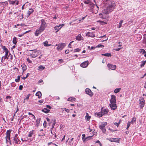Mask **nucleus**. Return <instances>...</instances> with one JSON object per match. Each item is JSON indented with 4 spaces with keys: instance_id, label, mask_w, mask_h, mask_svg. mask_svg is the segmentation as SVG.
Returning a JSON list of instances; mask_svg holds the SVG:
<instances>
[{
    "instance_id": "2f4dec72",
    "label": "nucleus",
    "mask_w": 146,
    "mask_h": 146,
    "mask_svg": "<svg viewBox=\"0 0 146 146\" xmlns=\"http://www.w3.org/2000/svg\"><path fill=\"white\" fill-rule=\"evenodd\" d=\"M143 43L145 44V46H146V34H144L143 35Z\"/></svg>"
},
{
    "instance_id": "052dcab7",
    "label": "nucleus",
    "mask_w": 146,
    "mask_h": 146,
    "mask_svg": "<svg viewBox=\"0 0 146 146\" xmlns=\"http://www.w3.org/2000/svg\"><path fill=\"white\" fill-rule=\"evenodd\" d=\"M55 120H54V122L52 123V128H54V126L55 125Z\"/></svg>"
},
{
    "instance_id": "5701e85b",
    "label": "nucleus",
    "mask_w": 146,
    "mask_h": 146,
    "mask_svg": "<svg viewBox=\"0 0 146 146\" xmlns=\"http://www.w3.org/2000/svg\"><path fill=\"white\" fill-rule=\"evenodd\" d=\"M34 10L32 8L29 9L27 13V17H29L34 12Z\"/></svg>"
},
{
    "instance_id": "603ef678",
    "label": "nucleus",
    "mask_w": 146,
    "mask_h": 146,
    "mask_svg": "<svg viewBox=\"0 0 146 146\" xmlns=\"http://www.w3.org/2000/svg\"><path fill=\"white\" fill-rule=\"evenodd\" d=\"M9 3L11 4L14 5L15 4V1H10Z\"/></svg>"
},
{
    "instance_id": "c9c22d12",
    "label": "nucleus",
    "mask_w": 146,
    "mask_h": 146,
    "mask_svg": "<svg viewBox=\"0 0 146 146\" xmlns=\"http://www.w3.org/2000/svg\"><path fill=\"white\" fill-rule=\"evenodd\" d=\"M120 90H121L120 88H116L114 90V93H117L118 92H119L120 91Z\"/></svg>"
},
{
    "instance_id": "c85d7f7f",
    "label": "nucleus",
    "mask_w": 146,
    "mask_h": 146,
    "mask_svg": "<svg viewBox=\"0 0 146 146\" xmlns=\"http://www.w3.org/2000/svg\"><path fill=\"white\" fill-rule=\"evenodd\" d=\"M76 99L74 98L70 97L68 99V101L71 102H73V101H75Z\"/></svg>"
},
{
    "instance_id": "f704fd0d",
    "label": "nucleus",
    "mask_w": 146,
    "mask_h": 146,
    "mask_svg": "<svg viewBox=\"0 0 146 146\" xmlns=\"http://www.w3.org/2000/svg\"><path fill=\"white\" fill-rule=\"evenodd\" d=\"M102 56H106L107 57H110L111 56V55L110 53H105V54H102Z\"/></svg>"
},
{
    "instance_id": "6e6d98bb",
    "label": "nucleus",
    "mask_w": 146,
    "mask_h": 146,
    "mask_svg": "<svg viewBox=\"0 0 146 146\" xmlns=\"http://www.w3.org/2000/svg\"><path fill=\"white\" fill-rule=\"evenodd\" d=\"M43 125H44V127H46V121H44V123H43Z\"/></svg>"
},
{
    "instance_id": "a211bd4d",
    "label": "nucleus",
    "mask_w": 146,
    "mask_h": 146,
    "mask_svg": "<svg viewBox=\"0 0 146 146\" xmlns=\"http://www.w3.org/2000/svg\"><path fill=\"white\" fill-rule=\"evenodd\" d=\"M76 38L77 40L79 41L83 39V38L82 36L80 34H78V36H76Z\"/></svg>"
},
{
    "instance_id": "f257e3e1",
    "label": "nucleus",
    "mask_w": 146,
    "mask_h": 146,
    "mask_svg": "<svg viewBox=\"0 0 146 146\" xmlns=\"http://www.w3.org/2000/svg\"><path fill=\"white\" fill-rule=\"evenodd\" d=\"M115 3L111 1H107L106 3V9L102 11L103 13L105 14H109L113 11L115 8Z\"/></svg>"
},
{
    "instance_id": "8fccbe9b",
    "label": "nucleus",
    "mask_w": 146,
    "mask_h": 146,
    "mask_svg": "<svg viewBox=\"0 0 146 146\" xmlns=\"http://www.w3.org/2000/svg\"><path fill=\"white\" fill-rule=\"evenodd\" d=\"M104 47V45L101 44H98L96 46V47L98 48H103Z\"/></svg>"
},
{
    "instance_id": "c03bdc74",
    "label": "nucleus",
    "mask_w": 146,
    "mask_h": 146,
    "mask_svg": "<svg viewBox=\"0 0 146 146\" xmlns=\"http://www.w3.org/2000/svg\"><path fill=\"white\" fill-rule=\"evenodd\" d=\"M40 119H41L40 118H39V119H37L36 120V122L37 125H38L39 124V123L40 121Z\"/></svg>"
},
{
    "instance_id": "393cba45",
    "label": "nucleus",
    "mask_w": 146,
    "mask_h": 146,
    "mask_svg": "<svg viewBox=\"0 0 146 146\" xmlns=\"http://www.w3.org/2000/svg\"><path fill=\"white\" fill-rule=\"evenodd\" d=\"M95 6V4H94L91 1L90 2V4L88 5V6L91 8V10H92V8L93 7H94Z\"/></svg>"
},
{
    "instance_id": "0eeeda50",
    "label": "nucleus",
    "mask_w": 146,
    "mask_h": 146,
    "mask_svg": "<svg viewBox=\"0 0 146 146\" xmlns=\"http://www.w3.org/2000/svg\"><path fill=\"white\" fill-rule=\"evenodd\" d=\"M106 139L108 140L111 142H115L119 143L120 140V139L114 138H107Z\"/></svg>"
},
{
    "instance_id": "2eb2a0df",
    "label": "nucleus",
    "mask_w": 146,
    "mask_h": 146,
    "mask_svg": "<svg viewBox=\"0 0 146 146\" xmlns=\"http://www.w3.org/2000/svg\"><path fill=\"white\" fill-rule=\"evenodd\" d=\"M88 64V61H87L82 63L80 64V66L83 68H86Z\"/></svg>"
},
{
    "instance_id": "f03ea898",
    "label": "nucleus",
    "mask_w": 146,
    "mask_h": 146,
    "mask_svg": "<svg viewBox=\"0 0 146 146\" xmlns=\"http://www.w3.org/2000/svg\"><path fill=\"white\" fill-rule=\"evenodd\" d=\"M30 51H32V52H30L29 53L30 55L31 56L32 58H35L40 54L39 51L36 49L31 50Z\"/></svg>"
},
{
    "instance_id": "6ab92c4d",
    "label": "nucleus",
    "mask_w": 146,
    "mask_h": 146,
    "mask_svg": "<svg viewBox=\"0 0 146 146\" xmlns=\"http://www.w3.org/2000/svg\"><path fill=\"white\" fill-rule=\"evenodd\" d=\"M95 115L96 117H100L103 116L101 111L98 113H95Z\"/></svg>"
},
{
    "instance_id": "4c0bfd02",
    "label": "nucleus",
    "mask_w": 146,
    "mask_h": 146,
    "mask_svg": "<svg viewBox=\"0 0 146 146\" xmlns=\"http://www.w3.org/2000/svg\"><path fill=\"white\" fill-rule=\"evenodd\" d=\"M20 79V76H17V78L15 79V81L17 82H19Z\"/></svg>"
},
{
    "instance_id": "69168bd1",
    "label": "nucleus",
    "mask_w": 146,
    "mask_h": 146,
    "mask_svg": "<svg viewBox=\"0 0 146 146\" xmlns=\"http://www.w3.org/2000/svg\"><path fill=\"white\" fill-rule=\"evenodd\" d=\"M82 140H84V138L85 137V134H83L82 135Z\"/></svg>"
},
{
    "instance_id": "4be33fe9",
    "label": "nucleus",
    "mask_w": 146,
    "mask_h": 146,
    "mask_svg": "<svg viewBox=\"0 0 146 146\" xmlns=\"http://www.w3.org/2000/svg\"><path fill=\"white\" fill-rule=\"evenodd\" d=\"M5 54L4 56H3L2 58H3L4 60H5L6 59H8L9 58V56H8V53L9 52V51L5 52Z\"/></svg>"
},
{
    "instance_id": "7ed1b4c3",
    "label": "nucleus",
    "mask_w": 146,
    "mask_h": 146,
    "mask_svg": "<svg viewBox=\"0 0 146 146\" xmlns=\"http://www.w3.org/2000/svg\"><path fill=\"white\" fill-rule=\"evenodd\" d=\"M11 131V130H7L6 132V136L5 137L6 143H7L8 142H9L11 144L10 137Z\"/></svg>"
},
{
    "instance_id": "5fc2aeb1",
    "label": "nucleus",
    "mask_w": 146,
    "mask_h": 146,
    "mask_svg": "<svg viewBox=\"0 0 146 146\" xmlns=\"http://www.w3.org/2000/svg\"><path fill=\"white\" fill-rule=\"evenodd\" d=\"M27 31H26L24 33H23V34H19L18 35V36H19L20 37H21L23 36V35L27 33Z\"/></svg>"
},
{
    "instance_id": "f8f14e48",
    "label": "nucleus",
    "mask_w": 146,
    "mask_h": 146,
    "mask_svg": "<svg viewBox=\"0 0 146 146\" xmlns=\"http://www.w3.org/2000/svg\"><path fill=\"white\" fill-rule=\"evenodd\" d=\"M139 106L140 108L142 109L145 105V100L143 98L140 100Z\"/></svg>"
},
{
    "instance_id": "338daca9",
    "label": "nucleus",
    "mask_w": 146,
    "mask_h": 146,
    "mask_svg": "<svg viewBox=\"0 0 146 146\" xmlns=\"http://www.w3.org/2000/svg\"><path fill=\"white\" fill-rule=\"evenodd\" d=\"M64 110H65V111H66L67 112H69L70 111V110H69L68 109H66V108H65L64 109Z\"/></svg>"
},
{
    "instance_id": "bf43d9fd",
    "label": "nucleus",
    "mask_w": 146,
    "mask_h": 146,
    "mask_svg": "<svg viewBox=\"0 0 146 146\" xmlns=\"http://www.w3.org/2000/svg\"><path fill=\"white\" fill-rule=\"evenodd\" d=\"M74 41H72L68 45V47L69 48H71V44Z\"/></svg>"
},
{
    "instance_id": "9d476101",
    "label": "nucleus",
    "mask_w": 146,
    "mask_h": 146,
    "mask_svg": "<svg viewBox=\"0 0 146 146\" xmlns=\"http://www.w3.org/2000/svg\"><path fill=\"white\" fill-rule=\"evenodd\" d=\"M85 91L86 93L87 94H88L89 95L90 97H92L93 95V93L91 91V90L88 88H86L85 90Z\"/></svg>"
},
{
    "instance_id": "a19ab883",
    "label": "nucleus",
    "mask_w": 146,
    "mask_h": 146,
    "mask_svg": "<svg viewBox=\"0 0 146 146\" xmlns=\"http://www.w3.org/2000/svg\"><path fill=\"white\" fill-rule=\"evenodd\" d=\"M145 50L143 49H141L140 50V52L142 54H144L145 53Z\"/></svg>"
},
{
    "instance_id": "423d86ee",
    "label": "nucleus",
    "mask_w": 146,
    "mask_h": 146,
    "mask_svg": "<svg viewBox=\"0 0 146 146\" xmlns=\"http://www.w3.org/2000/svg\"><path fill=\"white\" fill-rule=\"evenodd\" d=\"M44 30L40 27L39 28L36 29L35 33V34L36 36H38L40 33H41Z\"/></svg>"
},
{
    "instance_id": "a878e982",
    "label": "nucleus",
    "mask_w": 146,
    "mask_h": 146,
    "mask_svg": "<svg viewBox=\"0 0 146 146\" xmlns=\"http://www.w3.org/2000/svg\"><path fill=\"white\" fill-rule=\"evenodd\" d=\"M92 137V136H88V137H86L85 138L84 140H83V141L84 142H85L86 141H88V140L90 139L91 138V137Z\"/></svg>"
},
{
    "instance_id": "20e7f679",
    "label": "nucleus",
    "mask_w": 146,
    "mask_h": 146,
    "mask_svg": "<svg viewBox=\"0 0 146 146\" xmlns=\"http://www.w3.org/2000/svg\"><path fill=\"white\" fill-rule=\"evenodd\" d=\"M41 24L40 27L44 30L46 27L47 25L46 22L45 21L44 19H42L41 20Z\"/></svg>"
},
{
    "instance_id": "39448f33",
    "label": "nucleus",
    "mask_w": 146,
    "mask_h": 146,
    "mask_svg": "<svg viewBox=\"0 0 146 146\" xmlns=\"http://www.w3.org/2000/svg\"><path fill=\"white\" fill-rule=\"evenodd\" d=\"M66 44L64 43H61L60 44H56V46H58L57 47L56 49L58 50H62L65 46Z\"/></svg>"
},
{
    "instance_id": "cd10ccee",
    "label": "nucleus",
    "mask_w": 146,
    "mask_h": 146,
    "mask_svg": "<svg viewBox=\"0 0 146 146\" xmlns=\"http://www.w3.org/2000/svg\"><path fill=\"white\" fill-rule=\"evenodd\" d=\"M41 93L40 92L38 91L36 93V96H38V98H40L41 96Z\"/></svg>"
},
{
    "instance_id": "37998d69",
    "label": "nucleus",
    "mask_w": 146,
    "mask_h": 146,
    "mask_svg": "<svg viewBox=\"0 0 146 146\" xmlns=\"http://www.w3.org/2000/svg\"><path fill=\"white\" fill-rule=\"evenodd\" d=\"M123 21L122 20H121L120 21V22L119 23V25L118 26V28H120L121 27V25H122V24L123 22Z\"/></svg>"
},
{
    "instance_id": "13d9d810",
    "label": "nucleus",
    "mask_w": 146,
    "mask_h": 146,
    "mask_svg": "<svg viewBox=\"0 0 146 146\" xmlns=\"http://www.w3.org/2000/svg\"><path fill=\"white\" fill-rule=\"evenodd\" d=\"M31 117L32 118V119H33V121H34L35 120V117L33 115Z\"/></svg>"
},
{
    "instance_id": "aec40b11",
    "label": "nucleus",
    "mask_w": 146,
    "mask_h": 146,
    "mask_svg": "<svg viewBox=\"0 0 146 146\" xmlns=\"http://www.w3.org/2000/svg\"><path fill=\"white\" fill-rule=\"evenodd\" d=\"M107 125V123L106 122H104L103 123L101 124H100L99 125V127L100 129H101L102 128H104Z\"/></svg>"
},
{
    "instance_id": "de8ad7c7",
    "label": "nucleus",
    "mask_w": 146,
    "mask_h": 146,
    "mask_svg": "<svg viewBox=\"0 0 146 146\" xmlns=\"http://www.w3.org/2000/svg\"><path fill=\"white\" fill-rule=\"evenodd\" d=\"M100 129L102 131V132L103 133H106V130L105 128H102Z\"/></svg>"
},
{
    "instance_id": "4468645a",
    "label": "nucleus",
    "mask_w": 146,
    "mask_h": 146,
    "mask_svg": "<svg viewBox=\"0 0 146 146\" xmlns=\"http://www.w3.org/2000/svg\"><path fill=\"white\" fill-rule=\"evenodd\" d=\"M86 35L88 37H90L92 38H94L95 37V34L93 33L88 32L86 33Z\"/></svg>"
},
{
    "instance_id": "ddd939ff",
    "label": "nucleus",
    "mask_w": 146,
    "mask_h": 146,
    "mask_svg": "<svg viewBox=\"0 0 146 146\" xmlns=\"http://www.w3.org/2000/svg\"><path fill=\"white\" fill-rule=\"evenodd\" d=\"M64 24H63L62 25H57L54 28L55 30L56 31V33L58 32L59 30L64 25Z\"/></svg>"
},
{
    "instance_id": "1a4fd4ad",
    "label": "nucleus",
    "mask_w": 146,
    "mask_h": 146,
    "mask_svg": "<svg viewBox=\"0 0 146 146\" xmlns=\"http://www.w3.org/2000/svg\"><path fill=\"white\" fill-rule=\"evenodd\" d=\"M111 98L110 100V103H116V96L114 95H111Z\"/></svg>"
},
{
    "instance_id": "b1692460",
    "label": "nucleus",
    "mask_w": 146,
    "mask_h": 146,
    "mask_svg": "<svg viewBox=\"0 0 146 146\" xmlns=\"http://www.w3.org/2000/svg\"><path fill=\"white\" fill-rule=\"evenodd\" d=\"M21 67H22L23 73V72L26 70L27 69V66L25 64H22L21 65Z\"/></svg>"
},
{
    "instance_id": "c756f323",
    "label": "nucleus",
    "mask_w": 146,
    "mask_h": 146,
    "mask_svg": "<svg viewBox=\"0 0 146 146\" xmlns=\"http://www.w3.org/2000/svg\"><path fill=\"white\" fill-rule=\"evenodd\" d=\"M42 111L45 113H47L49 112L50 110L46 108H44L42 110Z\"/></svg>"
},
{
    "instance_id": "4d7b16f0",
    "label": "nucleus",
    "mask_w": 146,
    "mask_h": 146,
    "mask_svg": "<svg viewBox=\"0 0 146 146\" xmlns=\"http://www.w3.org/2000/svg\"><path fill=\"white\" fill-rule=\"evenodd\" d=\"M27 60L29 63H32V61L29 58H27Z\"/></svg>"
},
{
    "instance_id": "e433bc0d",
    "label": "nucleus",
    "mask_w": 146,
    "mask_h": 146,
    "mask_svg": "<svg viewBox=\"0 0 146 146\" xmlns=\"http://www.w3.org/2000/svg\"><path fill=\"white\" fill-rule=\"evenodd\" d=\"M136 118L135 117H133L132 118V120L130 122L132 124H133L136 121Z\"/></svg>"
},
{
    "instance_id": "3c124183",
    "label": "nucleus",
    "mask_w": 146,
    "mask_h": 146,
    "mask_svg": "<svg viewBox=\"0 0 146 146\" xmlns=\"http://www.w3.org/2000/svg\"><path fill=\"white\" fill-rule=\"evenodd\" d=\"M88 49L90 50H94L95 49V47L94 46H92L90 47V46H88Z\"/></svg>"
},
{
    "instance_id": "680f3d73",
    "label": "nucleus",
    "mask_w": 146,
    "mask_h": 146,
    "mask_svg": "<svg viewBox=\"0 0 146 146\" xmlns=\"http://www.w3.org/2000/svg\"><path fill=\"white\" fill-rule=\"evenodd\" d=\"M33 133L32 132H30L28 135V137H31L32 136V134Z\"/></svg>"
},
{
    "instance_id": "412c9836",
    "label": "nucleus",
    "mask_w": 146,
    "mask_h": 146,
    "mask_svg": "<svg viewBox=\"0 0 146 146\" xmlns=\"http://www.w3.org/2000/svg\"><path fill=\"white\" fill-rule=\"evenodd\" d=\"M11 97L10 96H7L6 97L5 101L7 102H11Z\"/></svg>"
},
{
    "instance_id": "79ce46f5",
    "label": "nucleus",
    "mask_w": 146,
    "mask_h": 146,
    "mask_svg": "<svg viewBox=\"0 0 146 146\" xmlns=\"http://www.w3.org/2000/svg\"><path fill=\"white\" fill-rule=\"evenodd\" d=\"M91 2V1H90V0H87L86 1H84V3L86 4H89Z\"/></svg>"
},
{
    "instance_id": "dca6fc26",
    "label": "nucleus",
    "mask_w": 146,
    "mask_h": 146,
    "mask_svg": "<svg viewBox=\"0 0 146 146\" xmlns=\"http://www.w3.org/2000/svg\"><path fill=\"white\" fill-rule=\"evenodd\" d=\"M109 105L111 110H115L117 108L116 103H110Z\"/></svg>"
},
{
    "instance_id": "473e14b6",
    "label": "nucleus",
    "mask_w": 146,
    "mask_h": 146,
    "mask_svg": "<svg viewBox=\"0 0 146 146\" xmlns=\"http://www.w3.org/2000/svg\"><path fill=\"white\" fill-rule=\"evenodd\" d=\"M13 141L14 142L16 143L17 144H19L18 142V141L19 140V139H18V138H13Z\"/></svg>"
},
{
    "instance_id": "f3484780",
    "label": "nucleus",
    "mask_w": 146,
    "mask_h": 146,
    "mask_svg": "<svg viewBox=\"0 0 146 146\" xmlns=\"http://www.w3.org/2000/svg\"><path fill=\"white\" fill-rule=\"evenodd\" d=\"M108 66L109 68L112 70H115L116 68V66L115 65H113L110 64H108Z\"/></svg>"
},
{
    "instance_id": "58836bf2",
    "label": "nucleus",
    "mask_w": 146,
    "mask_h": 146,
    "mask_svg": "<svg viewBox=\"0 0 146 146\" xmlns=\"http://www.w3.org/2000/svg\"><path fill=\"white\" fill-rule=\"evenodd\" d=\"M81 50L79 48H77L76 49H75L74 50L73 52H80Z\"/></svg>"
},
{
    "instance_id": "e2e57ef3",
    "label": "nucleus",
    "mask_w": 146,
    "mask_h": 146,
    "mask_svg": "<svg viewBox=\"0 0 146 146\" xmlns=\"http://www.w3.org/2000/svg\"><path fill=\"white\" fill-rule=\"evenodd\" d=\"M23 86L22 85H20L19 86V89L20 90H22L23 89Z\"/></svg>"
},
{
    "instance_id": "ea45409f",
    "label": "nucleus",
    "mask_w": 146,
    "mask_h": 146,
    "mask_svg": "<svg viewBox=\"0 0 146 146\" xmlns=\"http://www.w3.org/2000/svg\"><path fill=\"white\" fill-rule=\"evenodd\" d=\"M45 68V67L43 66H42V65H40L39 66V67H38V69L42 70L44 69Z\"/></svg>"
},
{
    "instance_id": "72a5a7b5",
    "label": "nucleus",
    "mask_w": 146,
    "mask_h": 146,
    "mask_svg": "<svg viewBox=\"0 0 146 146\" xmlns=\"http://www.w3.org/2000/svg\"><path fill=\"white\" fill-rule=\"evenodd\" d=\"M17 38L16 37H14L13 38V42L15 44H16L17 43Z\"/></svg>"
},
{
    "instance_id": "9b49d317",
    "label": "nucleus",
    "mask_w": 146,
    "mask_h": 146,
    "mask_svg": "<svg viewBox=\"0 0 146 146\" xmlns=\"http://www.w3.org/2000/svg\"><path fill=\"white\" fill-rule=\"evenodd\" d=\"M109 111V110L107 108L104 109L102 107L101 108V111L103 116L105 114H107Z\"/></svg>"
},
{
    "instance_id": "49530a36",
    "label": "nucleus",
    "mask_w": 146,
    "mask_h": 146,
    "mask_svg": "<svg viewBox=\"0 0 146 146\" xmlns=\"http://www.w3.org/2000/svg\"><path fill=\"white\" fill-rule=\"evenodd\" d=\"M146 63V61H143L141 62V63L140 65L141 67L144 66V65Z\"/></svg>"
},
{
    "instance_id": "864d4df0",
    "label": "nucleus",
    "mask_w": 146,
    "mask_h": 146,
    "mask_svg": "<svg viewBox=\"0 0 146 146\" xmlns=\"http://www.w3.org/2000/svg\"><path fill=\"white\" fill-rule=\"evenodd\" d=\"M114 124L117 126V127H118L119 126V123H118L116 122H115L113 123Z\"/></svg>"
},
{
    "instance_id": "0e129e2a",
    "label": "nucleus",
    "mask_w": 146,
    "mask_h": 146,
    "mask_svg": "<svg viewBox=\"0 0 146 146\" xmlns=\"http://www.w3.org/2000/svg\"><path fill=\"white\" fill-rule=\"evenodd\" d=\"M15 4L16 5H18L19 4V1L17 0L15 1Z\"/></svg>"
},
{
    "instance_id": "bb28decb",
    "label": "nucleus",
    "mask_w": 146,
    "mask_h": 146,
    "mask_svg": "<svg viewBox=\"0 0 146 146\" xmlns=\"http://www.w3.org/2000/svg\"><path fill=\"white\" fill-rule=\"evenodd\" d=\"M43 44L44 46H48L51 45V44H48V42L47 41H46L45 42H43Z\"/></svg>"
},
{
    "instance_id": "a18cd8bd",
    "label": "nucleus",
    "mask_w": 146,
    "mask_h": 146,
    "mask_svg": "<svg viewBox=\"0 0 146 146\" xmlns=\"http://www.w3.org/2000/svg\"><path fill=\"white\" fill-rule=\"evenodd\" d=\"M2 49L4 50V51L5 52H7L9 51L7 49L6 47L5 46H3Z\"/></svg>"
},
{
    "instance_id": "7c9ffc66",
    "label": "nucleus",
    "mask_w": 146,
    "mask_h": 146,
    "mask_svg": "<svg viewBox=\"0 0 146 146\" xmlns=\"http://www.w3.org/2000/svg\"><path fill=\"white\" fill-rule=\"evenodd\" d=\"M86 115L85 116L86 119L88 121H89L90 119L91 118V117L89 115H88V113H86Z\"/></svg>"
},
{
    "instance_id": "09e8293b",
    "label": "nucleus",
    "mask_w": 146,
    "mask_h": 146,
    "mask_svg": "<svg viewBox=\"0 0 146 146\" xmlns=\"http://www.w3.org/2000/svg\"><path fill=\"white\" fill-rule=\"evenodd\" d=\"M131 123L130 122V121H128V122L127 123V128H126V129L127 130H128V128L130 126Z\"/></svg>"
},
{
    "instance_id": "774afa93",
    "label": "nucleus",
    "mask_w": 146,
    "mask_h": 146,
    "mask_svg": "<svg viewBox=\"0 0 146 146\" xmlns=\"http://www.w3.org/2000/svg\"><path fill=\"white\" fill-rule=\"evenodd\" d=\"M58 61L60 62H63V60L62 59H59L58 60Z\"/></svg>"
},
{
    "instance_id": "6e6552de",
    "label": "nucleus",
    "mask_w": 146,
    "mask_h": 146,
    "mask_svg": "<svg viewBox=\"0 0 146 146\" xmlns=\"http://www.w3.org/2000/svg\"><path fill=\"white\" fill-rule=\"evenodd\" d=\"M74 138H71L68 142V145L70 146H75L77 143L75 142L74 143L73 141Z\"/></svg>"
}]
</instances>
